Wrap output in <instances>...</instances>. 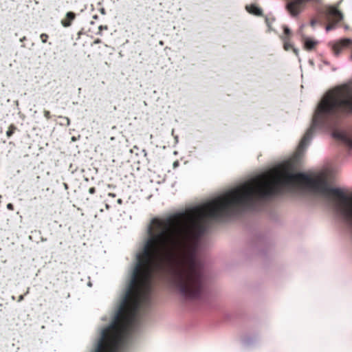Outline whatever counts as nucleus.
I'll list each match as a JSON object with an SVG mask.
<instances>
[{"label":"nucleus","instance_id":"7","mask_svg":"<svg viewBox=\"0 0 352 352\" xmlns=\"http://www.w3.org/2000/svg\"><path fill=\"white\" fill-rule=\"evenodd\" d=\"M303 43L304 49L307 51L313 50L318 45V41L308 37L303 38Z\"/></svg>","mask_w":352,"mask_h":352},{"label":"nucleus","instance_id":"1","mask_svg":"<svg viewBox=\"0 0 352 352\" xmlns=\"http://www.w3.org/2000/svg\"><path fill=\"white\" fill-rule=\"evenodd\" d=\"M346 114H352V87L343 85L329 90L322 98L315 110L312 124L301 139L298 148L307 146L316 126L331 127Z\"/></svg>","mask_w":352,"mask_h":352},{"label":"nucleus","instance_id":"18","mask_svg":"<svg viewBox=\"0 0 352 352\" xmlns=\"http://www.w3.org/2000/svg\"><path fill=\"white\" fill-rule=\"evenodd\" d=\"M102 42V41L100 39V38H97L94 41V44H98V43H100Z\"/></svg>","mask_w":352,"mask_h":352},{"label":"nucleus","instance_id":"26","mask_svg":"<svg viewBox=\"0 0 352 352\" xmlns=\"http://www.w3.org/2000/svg\"><path fill=\"white\" fill-rule=\"evenodd\" d=\"M28 293H29V289H28V291L26 292V293L25 294H25H28Z\"/></svg>","mask_w":352,"mask_h":352},{"label":"nucleus","instance_id":"24","mask_svg":"<svg viewBox=\"0 0 352 352\" xmlns=\"http://www.w3.org/2000/svg\"><path fill=\"white\" fill-rule=\"evenodd\" d=\"M105 208H106V209H107V210H109V209L110 208V206H109V204H107L105 205Z\"/></svg>","mask_w":352,"mask_h":352},{"label":"nucleus","instance_id":"3","mask_svg":"<svg viewBox=\"0 0 352 352\" xmlns=\"http://www.w3.org/2000/svg\"><path fill=\"white\" fill-rule=\"evenodd\" d=\"M314 0H293L288 2L286 9L292 16H297L305 8V5Z\"/></svg>","mask_w":352,"mask_h":352},{"label":"nucleus","instance_id":"25","mask_svg":"<svg viewBox=\"0 0 352 352\" xmlns=\"http://www.w3.org/2000/svg\"><path fill=\"white\" fill-rule=\"evenodd\" d=\"M93 18H94V19H98V16H97V15H94V16H93Z\"/></svg>","mask_w":352,"mask_h":352},{"label":"nucleus","instance_id":"8","mask_svg":"<svg viewBox=\"0 0 352 352\" xmlns=\"http://www.w3.org/2000/svg\"><path fill=\"white\" fill-rule=\"evenodd\" d=\"M281 40L283 42V47L286 51L289 50H292L296 55L298 54V50L294 47L293 45L291 43V39L288 36L287 37H280Z\"/></svg>","mask_w":352,"mask_h":352},{"label":"nucleus","instance_id":"20","mask_svg":"<svg viewBox=\"0 0 352 352\" xmlns=\"http://www.w3.org/2000/svg\"><path fill=\"white\" fill-rule=\"evenodd\" d=\"M117 203H118V204H120H120H122V199H118L117 200Z\"/></svg>","mask_w":352,"mask_h":352},{"label":"nucleus","instance_id":"6","mask_svg":"<svg viewBox=\"0 0 352 352\" xmlns=\"http://www.w3.org/2000/svg\"><path fill=\"white\" fill-rule=\"evenodd\" d=\"M76 19V14L73 12H68L65 18L60 21L61 25L65 28H68L72 25V21Z\"/></svg>","mask_w":352,"mask_h":352},{"label":"nucleus","instance_id":"14","mask_svg":"<svg viewBox=\"0 0 352 352\" xmlns=\"http://www.w3.org/2000/svg\"><path fill=\"white\" fill-rule=\"evenodd\" d=\"M107 29H108V27H107V25H100V26L98 27V30H99V31H98V34H100V35H101V34H102V31L103 30H107Z\"/></svg>","mask_w":352,"mask_h":352},{"label":"nucleus","instance_id":"4","mask_svg":"<svg viewBox=\"0 0 352 352\" xmlns=\"http://www.w3.org/2000/svg\"><path fill=\"white\" fill-rule=\"evenodd\" d=\"M333 137L342 141L350 149H352V128H348L344 130H335Z\"/></svg>","mask_w":352,"mask_h":352},{"label":"nucleus","instance_id":"22","mask_svg":"<svg viewBox=\"0 0 352 352\" xmlns=\"http://www.w3.org/2000/svg\"><path fill=\"white\" fill-rule=\"evenodd\" d=\"M315 24H316V21L315 20H311V25L314 27L315 25Z\"/></svg>","mask_w":352,"mask_h":352},{"label":"nucleus","instance_id":"13","mask_svg":"<svg viewBox=\"0 0 352 352\" xmlns=\"http://www.w3.org/2000/svg\"><path fill=\"white\" fill-rule=\"evenodd\" d=\"M43 114H44L45 118L47 120H50L51 118V113H50V112L49 111L44 110Z\"/></svg>","mask_w":352,"mask_h":352},{"label":"nucleus","instance_id":"12","mask_svg":"<svg viewBox=\"0 0 352 352\" xmlns=\"http://www.w3.org/2000/svg\"><path fill=\"white\" fill-rule=\"evenodd\" d=\"M40 38H41V41L45 43L47 42V41L48 39V35L45 33H43L41 34Z\"/></svg>","mask_w":352,"mask_h":352},{"label":"nucleus","instance_id":"23","mask_svg":"<svg viewBox=\"0 0 352 352\" xmlns=\"http://www.w3.org/2000/svg\"><path fill=\"white\" fill-rule=\"evenodd\" d=\"M108 195H109V197H116V194H114V193H111V192H109V193L108 194Z\"/></svg>","mask_w":352,"mask_h":352},{"label":"nucleus","instance_id":"17","mask_svg":"<svg viewBox=\"0 0 352 352\" xmlns=\"http://www.w3.org/2000/svg\"><path fill=\"white\" fill-rule=\"evenodd\" d=\"M64 119L66 120V125L69 126L70 124V120L67 117L64 118Z\"/></svg>","mask_w":352,"mask_h":352},{"label":"nucleus","instance_id":"2","mask_svg":"<svg viewBox=\"0 0 352 352\" xmlns=\"http://www.w3.org/2000/svg\"><path fill=\"white\" fill-rule=\"evenodd\" d=\"M325 15L328 21L326 25V30L327 32L334 29L336 25L343 19L342 12L338 10L337 6H334L327 8Z\"/></svg>","mask_w":352,"mask_h":352},{"label":"nucleus","instance_id":"10","mask_svg":"<svg viewBox=\"0 0 352 352\" xmlns=\"http://www.w3.org/2000/svg\"><path fill=\"white\" fill-rule=\"evenodd\" d=\"M16 129H17V128L14 124H10L8 127L7 132H6V135L8 138L11 137L14 134V133L16 131Z\"/></svg>","mask_w":352,"mask_h":352},{"label":"nucleus","instance_id":"21","mask_svg":"<svg viewBox=\"0 0 352 352\" xmlns=\"http://www.w3.org/2000/svg\"><path fill=\"white\" fill-rule=\"evenodd\" d=\"M265 22H266V23H267V25L268 26H270V25L269 19L266 18V19H265Z\"/></svg>","mask_w":352,"mask_h":352},{"label":"nucleus","instance_id":"15","mask_svg":"<svg viewBox=\"0 0 352 352\" xmlns=\"http://www.w3.org/2000/svg\"><path fill=\"white\" fill-rule=\"evenodd\" d=\"M89 192L90 194H94L96 192V188L95 187H91L89 189Z\"/></svg>","mask_w":352,"mask_h":352},{"label":"nucleus","instance_id":"9","mask_svg":"<svg viewBox=\"0 0 352 352\" xmlns=\"http://www.w3.org/2000/svg\"><path fill=\"white\" fill-rule=\"evenodd\" d=\"M245 9L249 13H250L252 14L258 16L263 15L262 10L254 4H250V5L246 6Z\"/></svg>","mask_w":352,"mask_h":352},{"label":"nucleus","instance_id":"16","mask_svg":"<svg viewBox=\"0 0 352 352\" xmlns=\"http://www.w3.org/2000/svg\"><path fill=\"white\" fill-rule=\"evenodd\" d=\"M7 208H8V210H14V206H13V204H10H10H8L7 205Z\"/></svg>","mask_w":352,"mask_h":352},{"label":"nucleus","instance_id":"11","mask_svg":"<svg viewBox=\"0 0 352 352\" xmlns=\"http://www.w3.org/2000/svg\"><path fill=\"white\" fill-rule=\"evenodd\" d=\"M292 34L290 29L287 26L284 25L283 26V35H282L280 37H287L288 36L289 38H292Z\"/></svg>","mask_w":352,"mask_h":352},{"label":"nucleus","instance_id":"19","mask_svg":"<svg viewBox=\"0 0 352 352\" xmlns=\"http://www.w3.org/2000/svg\"><path fill=\"white\" fill-rule=\"evenodd\" d=\"M23 298H24V295H20V296H19L18 301H19V302H21V301H22V300H23Z\"/></svg>","mask_w":352,"mask_h":352},{"label":"nucleus","instance_id":"5","mask_svg":"<svg viewBox=\"0 0 352 352\" xmlns=\"http://www.w3.org/2000/svg\"><path fill=\"white\" fill-rule=\"evenodd\" d=\"M352 43V41L349 38H344L340 40L339 42L335 43L332 47V50L335 56H338L340 53L343 50L344 48L349 46Z\"/></svg>","mask_w":352,"mask_h":352}]
</instances>
